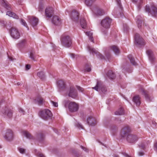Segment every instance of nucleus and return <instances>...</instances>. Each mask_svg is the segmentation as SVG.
Returning a JSON list of instances; mask_svg holds the SVG:
<instances>
[{
  "label": "nucleus",
  "mask_w": 157,
  "mask_h": 157,
  "mask_svg": "<svg viewBox=\"0 0 157 157\" xmlns=\"http://www.w3.org/2000/svg\"><path fill=\"white\" fill-rule=\"evenodd\" d=\"M131 129L130 126L126 125L123 127L120 132V135L122 137H125L126 136V140L129 143H133L137 140L138 137L135 135L130 134Z\"/></svg>",
  "instance_id": "obj_1"
},
{
  "label": "nucleus",
  "mask_w": 157,
  "mask_h": 157,
  "mask_svg": "<svg viewBox=\"0 0 157 157\" xmlns=\"http://www.w3.org/2000/svg\"><path fill=\"white\" fill-rule=\"evenodd\" d=\"M60 41L62 45L65 47L69 48L72 45V40L69 36L63 35L60 38Z\"/></svg>",
  "instance_id": "obj_2"
},
{
  "label": "nucleus",
  "mask_w": 157,
  "mask_h": 157,
  "mask_svg": "<svg viewBox=\"0 0 157 157\" xmlns=\"http://www.w3.org/2000/svg\"><path fill=\"white\" fill-rule=\"evenodd\" d=\"M112 20L109 17H106L103 19L101 21V25L105 29H102L101 32L104 34H106L107 32V29H109L111 25Z\"/></svg>",
  "instance_id": "obj_3"
},
{
  "label": "nucleus",
  "mask_w": 157,
  "mask_h": 157,
  "mask_svg": "<svg viewBox=\"0 0 157 157\" xmlns=\"http://www.w3.org/2000/svg\"><path fill=\"white\" fill-rule=\"evenodd\" d=\"M1 112L5 117L9 119H11L13 116V110L12 108L8 106L2 108Z\"/></svg>",
  "instance_id": "obj_4"
},
{
  "label": "nucleus",
  "mask_w": 157,
  "mask_h": 157,
  "mask_svg": "<svg viewBox=\"0 0 157 157\" xmlns=\"http://www.w3.org/2000/svg\"><path fill=\"white\" fill-rule=\"evenodd\" d=\"M38 115L41 118L46 121L51 119L52 116L51 111L48 109L40 110Z\"/></svg>",
  "instance_id": "obj_5"
},
{
  "label": "nucleus",
  "mask_w": 157,
  "mask_h": 157,
  "mask_svg": "<svg viewBox=\"0 0 157 157\" xmlns=\"http://www.w3.org/2000/svg\"><path fill=\"white\" fill-rule=\"evenodd\" d=\"M92 89H95L97 91L101 90L102 92L104 94L107 91L106 87L103 85V82L99 81H97L96 86L92 87Z\"/></svg>",
  "instance_id": "obj_6"
},
{
  "label": "nucleus",
  "mask_w": 157,
  "mask_h": 157,
  "mask_svg": "<svg viewBox=\"0 0 157 157\" xmlns=\"http://www.w3.org/2000/svg\"><path fill=\"white\" fill-rule=\"evenodd\" d=\"M134 40L135 43L138 47L144 46L145 43L144 40L138 33H136L134 36Z\"/></svg>",
  "instance_id": "obj_7"
},
{
  "label": "nucleus",
  "mask_w": 157,
  "mask_h": 157,
  "mask_svg": "<svg viewBox=\"0 0 157 157\" xmlns=\"http://www.w3.org/2000/svg\"><path fill=\"white\" fill-rule=\"evenodd\" d=\"M146 12H148L152 16L155 17L157 15V8L154 6H152L150 7L147 5L145 8Z\"/></svg>",
  "instance_id": "obj_8"
},
{
  "label": "nucleus",
  "mask_w": 157,
  "mask_h": 157,
  "mask_svg": "<svg viewBox=\"0 0 157 157\" xmlns=\"http://www.w3.org/2000/svg\"><path fill=\"white\" fill-rule=\"evenodd\" d=\"M9 32L11 36L14 39H17L20 37V32L18 29L16 28L11 27Z\"/></svg>",
  "instance_id": "obj_9"
},
{
  "label": "nucleus",
  "mask_w": 157,
  "mask_h": 157,
  "mask_svg": "<svg viewBox=\"0 0 157 157\" xmlns=\"http://www.w3.org/2000/svg\"><path fill=\"white\" fill-rule=\"evenodd\" d=\"M78 104L75 102H70L68 104V109L70 112L74 113L77 112L79 109Z\"/></svg>",
  "instance_id": "obj_10"
},
{
  "label": "nucleus",
  "mask_w": 157,
  "mask_h": 157,
  "mask_svg": "<svg viewBox=\"0 0 157 157\" xmlns=\"http://www.w3.org/2000/svg\"><path fill=\"white\" fill-rule=\"evenodd\" d=\"M4 138L6 141L12 140L13 139V133L12 131L10 129H7Z\"/></svg>",
  "instance_id": "obj_11"
},
{
  "label": "nucleus",
  "mask_w": 157,
  "mask_h": 157,
  "mask_svg": "<svg viewBox=\"0 0 157 157\" xmlns=\"http://www.w3.org/2000/svg\"><path fill=\"white\" fill-rule=\"evenodd\" d=\"M88 51L91 52L93 55L96 54L101 59H104V57L98 51L95 50L94 48L88 46L87 47Z\"/></svg>",
  "instance_id": "obj_12"
},
{
  "label": "nucleus",
  "mask_w": 157,
  "mask_h": 157,
  "mask_svg": "<svg viewBox=\"0 0 157 157\" xmlns=\"http://www.w3.org/2000/svg\"><path fill=\"white\" fill-rule=\"evenodd\" d=\"M68 96L74 99L76 98L77 97V91L74 87L71 86L70 87Z\"/></svg>",
  "instance_id": "obj_13"
},
{
  "label": "nucleus",
  "mask_w": 157,
  "mask_h": 157,
  "mask_svg": "<svg viewBox=\"0 0 157 157\" xmlns=\"http://www.w3.org/2000/svg\"><path fill=\"white\" fill-rule=\"evenodd\" d=\"M28 18L29 22L33 27L36 26L38 24V18L32 16H29Z\"/></svg>",
  "instance_id": "obj_14"
},
{
  "label": "nucleus",
  "mask_w": 157,
  "mask_h": 157,
  "mask_svg": "<svg viewBox=\"0 0 157 157\" xmlns=\"http://www.w3.org/2000/svg\"><path fill=\"white\" fill-rule=\"evenodd\" d=\"M79 13L76 10H73L70 15V17L71 19L75 21H78L79 17Z\"/></svg>",
  "instance_id": "obj_15"
},
{
  "label": "nucleus",
  "mask_w": 157,
  "mask_h": 157,
  "mask_svg": "<svg viewBox=\"0 0 157 157\" xmlns=\"http://www.w3.org/2000/svg\"><path fill=\"white\" fill-rule=\"evenodd\" d=\"M45 16L47 17L50 18L53 15L54 10L52 8H47L45 10Z\"/></svg>",
  "instance_id": "obj_16"
},
{
  "label": "nucleus",
  "mask_w": 157,
  "mask_h": 157,
  "mask_svg": "<svg viewBox=\"0 0 157 157\" xmlns=\"http://www.w3.org/2000/svg\"><path fill=\"white\" fill-rule=\"evenodd\" d=\"M52 23L56 25H60L61 23V20L57 16H55L53 17L52 19Z\"/></svg>",
  "instance_id": "obj_17"
},
{
  "label": "nucleus",
  "mask_w": 157,
  "mask_h": 157,
  "mask_svg": "<svg viewBox=\"0 0 157 157\" xmlns=\"http://www.w3.org/2000/svg\"><path fill=\"white\" fill-rule=\"evenodd\" d=\"M140 98L139 95H136L133 97L132 101L137 106H139L141 104Z\"/></svg>",
  "instance_id": "obj_18"
},
{
  "label": "nucleus",
  "mask_w": 157,
  "mask_h": 157,
  "mask_svg": "<svg viewBox=\"0 0 157 157\" xmlns=\"http://www.w3.org/2000/svg\"><path fill=\"white\" fill-rule=\"evenodd\" d=\"M146 53L149 59L152 63H153L155 59L153 52L150 50H148L146 51Z\"/></svg>",
  "instance_id": "obj_19"
},
{
  "label": "nucleus",
  "mask_w": 157,
  "mask_h": 157,
  "mask_svg": "<svg viewBox=\"0 0 157 157\" xmlns=\"http://www.w3.org/2000/svg\"><path fill=\"white\" fill-rule=\"evenodd\" d=\"M87 123L88 124L92 126H94L96 124V121L94 118L90 116L87 119Z\"/></svg>",
  "instance_id": "obj_20"
},
{
  "label": "nucleus",
  "mask_w": 157,
  "mask_h": 157,
  "mask_svg": "<svg viewBox=\"0 0 157 157\" xmlns=\"http://www.w3.org/2000/svg\"><path fill=\"white\" fill-rule=\"evenodd\" d=\"M1 5L7 10L11 9V6L5 0H2Z\"/></svg>",
  "instance_id": "obj_21"
},
{
  "label": "nucleus",
  "mask_w": 157,
  "mask_h": 157,
  "mask_svg": "<svg viewBox=\"0 0 157 157\" xmlns=\"http://www.w3.org/2000/svg\"><path fill=\"white\" fill-rule=\"evenodd\" d=\"M132 2L137 5L138 10H139L141 7L143 3V0H132Z\"/></svg>",
  "instance_id": "obj_22"
},
{
  "label": "nucleus",
  "mask_w": 157,
  "mask_h": 157,
  "mask_svg": "<svg viewBox=\"0 0 157 157\" xmlns=\"http://www.w3.org/2000/svg\"><path fill=\"white\" fill-rule=\"evenodd\" d=\"M107 77L110 79H113L116 77L115 73L112 71L109 70L106 74Z\"/></svg>",
  "instance_id": "obj_23"
},
{
  "label": "nucleus",
  "mask_w": 157,
  "mask_h": 157,
  "mask_svg": "<svg viewBox=\"0 0 157 157\" xmlns=\"http://www.w3.org/2000/svg\"><path fill=\"white\" fill-rule=\"evenodd\" d=\"M57 85L60 89H63L65 88V84L64 81L60 80L57 82Z\"/></svg>",
  "instance_id": "obj_24"
},
{
  "label": "nucleus",
  "mask_w": 157,
  "mask_h": 157,
  "mask_svg": "<svg viewBox=\"0 0 157 157\" xmlns=\"http://www.w3.org/2000/svg\"><path fill=\"white\" fill-rule=\"evenodd\" d=\"M141 91L142 94L144 96L146 100L147 101H150V99L148 95V92L143 88L141 89Z\"/></svg>",
  "instance_id": "obj_25"
},
{
  "label": "nucleus",
  "mask_w": 157,
  "mask_h": 157,
  "mask_svg": "<svg viewBox=\"0 0 157 157\" xmlns=\"http://www.w3.org/2000/svg\"><path fill=\"white\" fill-rule=\"evenodd\" d=\"M44 135L42 132H40L37 134V140L39 142H41L44 140Z\"/></svg>",
  "instance_id": "obj_26"
},
{
  "label": "nucleus",
  "mask_w": 157,
  "mask_h": 157,
  "mask_svg": "<svg viewBox=\"0 0 157 157\" xmlns=\"http://www.w3.org/2000/svg\"><path fill=\"white\" fill-rule=\"evenodd\" d=\"M43 100V98L40 96H38L34 100L35 103H37L39 105H41L42 104Z\"/></svg>",
  "instance_id": "obj_27"
},
{
  "label": "nucleus",
  "mask_w": 157,
  "mask_h": 157,
  "mask_svg": "<svg viewBox=\"0 0 157 157\" xmlns=\"http://www.w3.org/2000/svg\"><path fill=\"white\" fill-rule=\"evenodd\" d=\"M110 48L112 50L115 54L118 55L120 53V50L118 47L116 45H113L110 47Z\"/></svg>",
  "instance_id": "obj_28"
},
{
  "label": "nucleus",
  "mask_w": 157,
  "mask_h": 157,
  "mask_svg": "<svg viewBox=\"0 0 157 157\" xmlns=\"http://www.w3.org/2000/svg\"><path fill=\"white\" fill-rule=\"evenodd\" d=\"M6 15L16 19H18L19 18V16L17 15L11 11H7Z\"/></svg>",
  "instance_id": "obj_29"
},
{
  "label": "nucleus",
  "mask_w": 157,
  "mask_h": 157,
  "mask_svg": "<svg viewBox=\"0 0 157 157\" xmlns=\"http://www.w3.org/2000/svg\"><path fill=\"white\" fill-rule=\"evenodd\" d=\"M128 59H129L131 63L133 65L136 66L137 63L135 61L134 57L132 56L131 55H129L128 56Z\"/></svg>",
  "instance_id": "obj_30"
},
{
  "label": "nucleus",
  "mask_w": 157,
  "mask_h": 157,
  "mask_svg": "<svg viewBox=\"0 0 157 157\" xmlns=\"http://www.w3.org/2000/svg\"><path fill=\"white\" fill-rule=\"evenodd\" d=\"M136 23L139 28L140 29L142 26V18L140 16H138L136 17Z\"/></svg>",
  "instance_id": "obj_31"
},
{
  "label": "nucleus",
  "mask_w": 157,
  "mask_h": 157,
  "mask_svg": "<svg viewBox=\"0 0 157 157\" xmlns=\"http://www.w3.org/2000/svg\"><path fill=\"white\" fill-rule=\"evenodd\" d=\"M22 133L27 138L31 139H33V137L31 136V134L27 131H23Z\"/></svg>",
  "instance_id": "obj_32"
},
{
  "label": "nucleus",
  "mask_w": 157,
  "mask_h": 157,
  "mask_svg": "<svg viewBox=\"0 0 157 157\" xmlns=\"http://www.w3.org/2000/svg\"><path fill=\"white\" fill-rule=\"evenodd\" d=\"M80 24L82 28L85 29L86 28L87 24L84 18H82L81 19Z\"/></svg>",
  "instance_id": "obj_33"
},
{
  "label": "nucleus",
  "mask_w": 157,
  "mask_h": 157,
  "mask_svg": "<svg viewBox=\"0 0 157 157\" xmlns=\"http://www.w3.org/2000/svg\"><path fill=\"white\" fill-rule=\"evenodd\" d=\"M96 0H85V3L88 6H91Z\"/></svg>",
  "instance_id": "obj_34"
},
{
  "label": "nucleus",
  "mask_w": 157,
  "mask_h": 157,
  "mask_svg": "<svg viewBox=\"0 0 157 157\" xmlns=\"http://www.w3.org/2000/svg\"><path fill=\"white\" fill-rule=\"evenodd\" d=\"M124 112L123 109L121 108L117 111L115 112V114L116 115H122L124 114Z\"/></svg>",
  "instance_id": "obj_35"
},
{
  "label": "nucleus",
  "mask_w": 157,
  "mask_h": 157,
  "mask_svg": "<svg viewBox=\"0 0 157 157\" xmlns=\"http://www.w3.org/2000/svg\"><path fill=\"white\" fill-rule=\"evenodd\" d=\"M105 12L104 11L101 9H98L97 10L96 14L97 15L102 16L104 15Z\"/></svg>",
  "instance_id": "obj_36"
},
{
  "label": "nucleus",
  "mask_w": 157,
  "mask_h": 157,
  "mask_svg": "<svg viewBox=\"0 0 157 157\" xmlns=\"http://www.w3.org/2000/svg\"><path fill=\"white\" fill-rule=\"evenodd\" d=\"M86 34L89 37V40H90V41L93 42L94 38L92 36V33L90 31H88L86 33Z\"/></svg>",
  "instance_id": "obj_37"
},
{
  "label": "nucleus",
  "mask_w": 157,
  "mask_h": 157,
  "mask_svg": "<svg viewBox=\"0 0 157 157\" xmlns=\"http://www.w3.org/2000/svg\"><path fill=\"white\" fill-rule=\"evenodd\" d=\"M37 75L41 79H43L44 78V75L42 71L38 72L37 73Z\"/></svg>",
  "instance_id": "obj_38"
},
{
  "label": "nucleus",
  "mask_w": 157,
  "mask_h": 157,
  "mask_svg": "<svg viewBox=\"0 0 157 157\" xmlns=\"http://www.w3.org/2000/svg\"><path fill=\"white\" fill-rule=\"evenodd\" d=\"M7 22L3 20H0V25L1 26L2 28H4L6 26Z\"/></svg>",
  "instance_id": "obj_39"
},
{
  "label": "nucleus",
  "mask_w": 157,
  "mask_h": 157,
  "mask_svg": "<svg viewBox=\"0 0 157 157\" xmlns=\"http://www.w3.org/2000/svg\"><path fill=\"white\" fill-rule=\"evenodd\" d=\"M21 24L23 25L25 27L28 29V30H29V28L28 26L27 25L26 22V21L23 19H21Z\"/></svg>",
  "instance_id": "obj_40"
},
{
  "label": "nucleus",
  "mask_w": 157,
  "mask_h": 157,
  "mask_svg": "<svg viewBox=\"0 0 157 157\" xmlns=\"http://www.w3.org/2000/svg\"><path fill=\"white\" fill-rule=\"evenodd\" d=\"M116 1L117 3V4L119 6V7L122 10L123 9V7L122 6V5L121 3V1L120 0H116Z\"/></svg>",
  "instance_id": "obj_41"
},
{
  "label": "nucleus",
  "mask_w": 157,
  "mask_h": 157,
  "mask_svg": "<svg viewBox=\"0 0 157 157\" xmlns=\"http://www.w3.org/2000/svg\"><path fill=\"white\" fill-rule=\"evenodd\" d=\"M111 129L112 130L113 132L117 130L118 127L116 126H113L111 127Z\"/></svg>",
  "instance_id": "obj_42"
},
{
  "label": "nucleus",
  "mask_w": 157,
  "mask_h": 157,
  "mask_svg": "<svg viewBox=\"0 0 157 157\" xmlns=\"http://www.w3.org/2000/svg\"><path fill=\"white\" fill-rule=\"evenodd\" d=\"M29 57L31 58L32 60H35V56L34 54H33L32 52H31L30 54Z\"/></svg>",
  "instance_id": "obj_43"
},
{
  "label": "nucleus",
  "mask_w": 157,
  "mask_h": 157,
  "mask_svg": "<svg viewBox=\"0 0 157 157\" xmlns=\"http://www.w3.org/2000/svg\"><path fill=\"white\" fill-rule=\"evenodd\" d=\"M18 150L19 151L21 154L24 153L25 151V149L20 147L18 148Z\"/></svg>",
  "instance_id": "obj_44"
},
{
  "label": "nucleus",
  "mask_w": 157,
  "mask_h": 157,
  "mask_svg": "<svg viewBox=\"0 0 157 157\" xmlns=\"http://www.w3.org/2000/svg\"><path fill=\"white\" fill-rule=\"evenodd\" d=\"M38 10L39 11H42L43 9V6L42 5H39L38 7Z\"/></svg>",
  "instance_id": "obj_45"
},
{
  "label": "nucleus",
  "mask_w": 157,
  "mask_h": 157,
  "mask_svg": "<svg viewBox=\"0 0 157 157\" xmlns=\"http://www.w3.org/2000/svg\"><path fill=\"white\" fill-rule=\"evenodd\" d=\"M51 102L52 104L53 105L56 107H57L58 106V104L57 102H55L53 101H51Z\"/></svg>",
  "instance_id": "obj_46"
},
{
  "label": "nucleus",
  "mask_w": 157,
  "mask_h": 157,
  "mask_svg": "<svg viewBox=\"0 0 157 157\" xmlns=\"http://www.w3.org/2000/svg\"><path fill=\"white\" fill-rule=\"evenodd\" d=\"M86 116L85 115H84L83 114L82 115V116H81V118L84 121H86Z\"/></svg>",
  "instance_id": "obj_47"
},
{
  "label": "nucleus",
  "mask_w": 157,
  "mask_h": 157,
  "mask_svg": "<svg viewBox=\"0 0 157 157\" xmlns=\"http://www.w3.org/2000/svg\"><path fill=\"white\" fill-rule=\"evenodd\" d=\"M77 88L79 91L82 92L84 91V89L82 87H80L79 86H77Z\"/></svg>",
  "instance_id": "obj_48"
},
{
  "label": "nucleus",
  "mask_w": 157,
  "mask_h": 157,
  "mask_svg": "<svg viewBox=\"0 0 157 157\" xmlns=\"http://www.w3.org/2000/svg\"><path fill=\"white\" fill-rule=\"evenodd\" d=\"M19 112L22 113L23 115L25 114V112L22 108H19Z\"/></svg>",
  "instance_id": "obj_49"
},
{
  "label": "nucleus",
  "mask_w": 157,
  "mask_h": 157,
  "mask_svg": "<svg viewBox=\"0 0 157 157\" xmlns=\"http://www.w3.org/2000/svg\"><path fill=\"white\" fill-rule=\"evenodd\" d=\"M80 147H81V148L83 150L85 151H86V152L88 151V149H87L86 148L83 147V146H80Z\"/></svg>",
  "instance_id": "obj_50"
},
{
  "label": "nucleus",
  "mask_w": 157,
  "mask_h": 157,
  "mask_svg": "<svg viewBox=\"0 0 157 157\" xmlns=\"http://www.w3.org/2000/svg\"><path fill=\"white\" fill-rule=\"evenodd\" d=\"M30 67H31V66H30V65H29V64H27V65H26L25 69H26V70H28L29 69H30Z\"/></svg>",
  "instance_id": "obj_51"
},
{
  "label": "nucleus",
  "mask_w": 157,
  "mask_h": 157,
  "mask_svg": "<svg viewBox=\"0 0 157 157\" xmlns=\"http://www.w3.org/2000/svg\"><path fill=\"white\" fill-rule=\"evenodd\" d=\"M77 126L79 128H80L82 129L83 128V126L80 124H77Z\"/></svg>",
  "instance_id": "obj_52"
},
{
  "label": "nucleus",
  "mask_w": 157,
  "mask_h": 157,
  "mask_svg": "<svg viewBox=\"0 0 157 157\" xmlns=\"http://www.w3.org/2000/svg\"><path fill=\"white\" fill-rule=\"evenodd\" d=\"M138 154L139 156H141L143 155L144 154V153L143 152L140 151V152H138Z\"/></svg>",
  "instance_id": "obj_53"
},
{
  "label": "nucleus",
  "mask_w": 157,
  "mask_h": 157,
  "mask_svg": "<svg viewBox=\"0 0 157 157\" xmlns=\"http://www.w3.org/2000/svg\"><path fill=\"white\" fill-rule=\"evenodd\" d=\"M139 147L143 150H144L145 148V147L144 145L142 144Z\"/></svg>",
  "instance_id": "obj_54"
},
{
  "label": "nucleus",
  "mask_w": 157,
  "mask_h": 157,
  "mask_svg": "<svg viewBox=\"0 0 157 157\" xmlns=\"http://www.w3.org/2000/svg\"><path fill=\"white\" fill-rule=\"evenodd\" d=\"M91 71V69L90 67H88L86 69V71L87 72H88L90 71Z\"/></svg>",
  "instance_id": "obj_55"
},
{
  "label": "nucleus",
  "mask_w": 157,
  "mask_h": 157,
  "mask_svg": "<svg viewBox=\"0 0 157 157\" xmlns=\"http://www.w3.org/2000/svg\"><path fill=\"white\" fill-rule=\"evenodd\" d=\"M38 156L39 157H45L44 156V155L42 153H39L38 154Z\"/></svg>",
  "instance_id": "obj_56"
},
{
  "label": "nucleus",
  "mask_w": 157,
  "mask_h": 157,
  "mask_svg": "<svg viewBox=\"0 0 157 157\" xmlns=\"http://www.w3.org/2000/svg\"><path fill=\"white\" fill-rule=\"evenodd\" d=\"M155 150L157 151V143L154 145Z\"/></svg>",
  "instance_id": "obj_57"
},
{
  "label": "nucleus",
  "mask_w": 157,
  "mask_h": 157,
  "mask_svg": "<svg viewBox=\"0 0 157 157\" xmlns=\"http://www.w3.org/2000/svg\"><path fill=\"white\" fill-rule=\"evenodd\" d=\"M70 55H71V56L72 58H74L75 57V54H74L71 53V54H70Z\"/></svg>",
  "instance_id": "obj_58"
},
{
  "label": "nucleus",
  "mask_w": 157,
  "mask_h": 157,
  "mask_svg": "<svg viewBox=\"0 0 157 157\" xmlns=\"http://www.w3.org/2000/svg\"><path fill=\"white\" fill-rule=\"evenodd\" d=\"M114 157H119V156L117 155H114Z\"/></svg>",
  "instance_id": "obj_59"
},
{
  "label": "nucleus",
  "mask_w": 157,
  "mask_h": 157,
  "mask_svg": "<svg viewBox=\"0 0 157 157\" xmlns=\"http://www.w3.org/2000/svg\"><path fill=\"white\" fill-rule=\"evenodd\" d=\"M109 56H110V54L109 53H108V55H107V56L108 57H109Z\"/></svg>",
  "instance_id": "obj_60"
},
{
  "label": "nucleus",
  "mask_w": 157,
  "mask_h": 157,
  "mask_svg": "<svg viewBox=\"0 0 157 157\" xmlns=\"http://www.w3.org/2000/svg\"><path fill=\"white\" fill-rule=\"evenodd\" d=\"M25 42V40H23L21 42L22 43H23Z\"/></svg>",
  "instance_id": "obj_61"
},
{
  "label": "nucleus",
  "mask_w": 157,
  "mask_h": 157,
  "mask_svg": "<svg viewBox=\"0 0 157 157\" xmlns=\"http://www.w3.org/2000/svg\"><path fill=\"white\" fill-rule=\"evenodd\" d=\"M122 68H123V71H125V70H124V67H122Z\"/></svg>",
  "instance_id": "obj_62"
},
{
  "label": "nucleus",
  "mask_w": 157,
  "mask_h": 157,
  "mask_svg": "<svg viewBox=\"0 0 157 157\" xmlns=\"http://www.w3.org/2000/svg\"><path fill=\"white\" fill-rule=\"evenodd\" d=\"M12 58H11H11H10V59L11 60H12Z\"/></svg>",
  "instance_id": "obj_63"
},
{
  "label": "nucleus",
  "mask_w": 157,
  "mask_h": 157,
  "mask_svg": "<svg viewBox=\"0 0 157 157\" xmlns=\"http://www.w3.org/2000/svg\"><path fill=\"white\" fill-rule=\"evenodd\" d=\"M17 85H20V84L19 83H17Z\"/></svg>",
  "instance_id": "obj_64"
}]
</instances>
